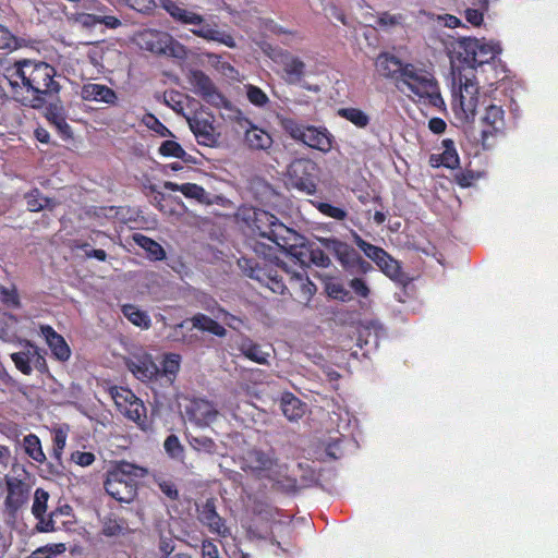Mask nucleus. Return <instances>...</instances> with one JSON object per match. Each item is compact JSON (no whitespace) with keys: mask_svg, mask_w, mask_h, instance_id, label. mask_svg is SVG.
I'll return each mask as SVG.
<instances>
[{"mask_svg":"<svg viewBox=\"0 0 558 558\" xmlns=\"http://www.w3.org/2000/svg\"><path fill=\"white\" fill-rule=\"evenodd\" d=\"M71 460L77 465L85 468L92 465L95 462L96 457L93 452L77 450L72 452Z\"/></svg>","mask_w":558,"mask_h":558,"instance_id":"59","label":"nucleus"},{"mask_svg":"<svg viewBox=\"0 0 558 558\" xmlns=\"http://www.w3.org/2000/svg\"><path fill=\"white\" fill-rule=\"evenodd\" d=\"M316 165L308 159H296L289 167V175L295 189L308 195L316 193L317 184L313 178Z\"/></svg>","mask_w":558,"mask_h":558,"instance_id":"17","label":"nucleus"},{"mask_svg":"<svg viewBox=\"0 0 558 558\" xmlns=\"http://www.w3.org/2000/svg\"><path fill=\"white\" fill-rule=\"evenodd\" d=\"M128 369L141 381H151L160 375L159 366L148 353L134 355L126 361Z\"/></svg>","mask_w":558,"mask_h":558,"instance_id":"19","label":"nucleus"},{"mask_svg":"<svg viewBox=\"0 0 558 558\" xmlns=\"http://www.w3.org/2000/svg\"><path fill=\"white\" fill-rule=\"evenodd\" d=\"M36 519L38 520L36 524V530L38 532L48 533L57 530L56 519L51 514H49L48 518H45V514H43V517Z\"/></svg>","mask_w":558,"mask_h":558,"instance_id":"62","label":"nucleus"},{"mask_svg":"<svg viewBox=\"0 0 558 558\" xmlns=\"http://www.w3.org/2000/svg\"><path fill=\"white\" fill-rule=\"evenodd\" d=\"M13 98L24 106L40 109L59 99L61 84L53 65L35 59L15 60L7 68Z\"/></svg>","mask_w":558,"mask_h":558,"instance_id":"2","label":"nucleus"},{"mask_svg":"<svg viewBox=\"0 0 558 558\" xmlns=\"http://www.w3.org/2000/svg\"><path fill=\"white\" fill-rule=\"evenodd\" d=\"M22 447L25 454L37 463L44 464L47 461L43 450L41 441L36 434H27L22 440Z\"/></svg>","mask_w":558,"mask_h":558,"instance_id":"37","label":"nucleus"},{"mask_svg":"<svg viewBox=\"0 0 558 558\" xmlns=\"http://www.w3.org/2000/svg\"><path fill=\"white\" fill-rule=\"evenodd\" d=\"M478 177L472 170H460L454 173L453 181L460 187H470Z\"/></svg>","mask_w":558,"mask_h":558,"instance_id":"54","label":"nucleus"},{"mask_svg":"<svg viewBox=\"0 0 558 558\" xmlns=\"http://www.w3.org/2000/svg\"><path fill=\"white\" fill-rule=\"evenodd\" d=\"M239 266L250 278L260 282L274 293L288 292L299 302H308L317 290L304 269L290 271L286 266L266 259L244 257L239 260Z\"/></svg>","mask_w":558,"mask_h":558,"instance_id":"3","label":"nucleus"},{"mask_svg":"<svg viewBox=\"0 0 558 558\" xmlns=\"http://www.w3.org/2000/svg\"><path fill=\"white\" fill-rule=\"evenodd\" d=\"M252 230L283 250L291 246L290 238L294 235L292 229L284 226L275 215L263 209L254 211Z\"/></svg>","mask_w":558,"mask_h":558,"instance_id":"10","label":"nucleus"},{"mask_svg":"<svg viewBox=\"0 0 558 558\" xmlns=\"http://www.w3.org/2000/svg\"><path fill=\"white\" fill-rule=\"evenodd\" d=\"M312 205L324 216L336 219V220H344L348 217V213L337 206H333L329 203H325L322 201H311Z\"/></svg>","mask_w":558,"mask_h":558,"instance_id":"45","label":"nucleus"},{"mask_svg":"<svg viewBox=\"0 0 558 558\" xmlns=\"http://www.w3.org/2000/svg\"><path fill=\"white\" fill-rule=\"evenodd\" d=\"M77 21H80L82 25L86 27H93L97 24H102L107 28L116 29L122 25L121 20L114 15H100L93 13L80 14Z\"/></svg>","mask_w":558,"mask_h":558,"instance_id":"38","label":"nucleus"},{"mask_svg":"<svg viewBox=\"0 0 558 558\" xmlns=\"http://www.w3.org/2000/svg\"><path fill=\"white\" fill-rule=\"evenodd\" d=\"M202 558H219V551L216 544L209 539L202 543Z\"/></svg>","mask_w":558,"mask_h":558,"instance_id":"64","label":"nucleus"},{"mask_svg":"<svg viewBox=\"0 0 558 558\" xmlns=\"http://www.w3.org/2000/svg\"><path fill=\"white\" fill-rule=\"evenodd\" d=\"M64 549L63 544L54 546H44L32 553L27 558H52L54 555L61 553Z\"/></svg>","mask_w":558,"mask_h":558,"instance_id":"55","label":"nucleus"},{"mask_svg":"<svg viewBox=\"0 0 558 558\" xmlns=\"http://www.w3.org/2000/svg\"><path fill=\"white\" fill-rule=\"evenodd\" d=\"M179 404L182 414L197 426H208L219 414L215 404L203 398L184 397Z\"/></svg>","mask_w":558,"mask_h":558,"instance_id":"15","label":"nucleus"},{"mask_svg":"<svg viewBox=\"0 0 558 558\" xmlns=\"http://www.w3.org/2000/svg\"><path fill=\"white\" fill-rule=\"evenodd\" d=\"M280 57L286 81L290 84L300 83L305 74V63L289 51L282 52Z\"/></svg>","mask_w":558,"mask_h":558,"instance_id":"26","label":"nucleus"},{"mask_svg":"<svg viewBox=\"0 0 558 558\" xmlns=\"http://www.w3.org/2000/svg\"><path fill=\"white\" fill-rule=\"evenodd\" d=\"M16 47V37L0 24V49H13Z\"/></svg>","mask_w":558,"mask_h":558,"instance_id":"60","label":"nucleus"},{"mask_svg":"<svg viewBox=\"0 0 558 558\" xmlns=\"http://www.w3.org/2000/svg\"><path fill=\"white\" fill-rule=\"evenodd\" d=\"M131 532L128 520L113 512L101 520V533L106 537L124 536Z\"/></svg>","mask_w":558,"mask_h":558,"instance_id":"29","label":"nucleus"},{"mask_svg":"<svg viewBox=\"0 0 558 558\" xmlns=\"http://www.w3.org/2000/svg\"><path fill=\"white\" fill-rule=\"evenodd\" d=\"M458 59L470 69L488 64L501 52L498 44L485 43L476 38H463L454 48Z\"/></svg>","mask_w":558,"mask_h":558,"instance_id":"7","label":"nucleus"},{"mask_svg":"<svg viewBox=\"0 0 558 558\" xmlns=\"http://www.w3.org/2000/svg\"><path fill=\"white\" fill-rule=\"evenodd\" d=\"M441 145L444 151L438 156L433 155L430 157L432 166H444L449 169H456L457 167H459L460 158L456 149L454 142L450 138H445L442 140Z\"/></svg>","mask_w":558,"mask_h":558,"instance_id":"30","label":"nucleus"},{"mask_svg":"<svg viewBox=\"0 0 558 558\" xmlns=\"http://www.w3.org/2000/svg\"><path fill=\"white\" fill-rule=\"evenodd\" d=\"M40 333L45 338L51 350V354L56 360L60 362L69 361L71 357V349L60 333H58L50 325H41Z\"/></svg>","mask_w":558,"mask_h":558,"instance_id":"21","label":"nucleus"},{"mask_svg":"<svg viewBox=\"0 0 558 558\" xmlns=\"http://www.w3.org/2000/svg\"><path fill=\"white\" fill-rule=\"evenodd\" d=\"M328 294L332 299L340 300L342 302L351 300L350 292L341 283H330L327 287Z\"/></svg>","mask_w":558,"mask_h":558,"instance_id":"57","label":"nucleus"},{"mask_svg":"<svg viewBox=\"0 0 558 558\" xmlns=\"http://www.w3.org/2000/svg\"><path fill=\"white\" fill-rule=\"evenodd\" d=\"M189 81L196 95L204 101L216 108H230V100L219 92L211 78L201 70H193L190 73Z\"/></svg>","mask_w":558,"mask_h":558,"instance_id":"14","label":"nucleus"},{"mask_svg":"<svg viewBox=\"0 0 558 558\" xmlns=\"http://www.w3.org/2000/svg\"><path fill=\"white\" fill-rule=\"evenodd\" d=\"M283 131L290 135L291 138L298 142H302L305 135V131L308 125L302 124L292 118H284L280 122Z\"/></svg>","mask_w":558,"mask_h":558,"instance_id":"44","label":"nucleus"},{"mask_svg":"<svg viewBox=\"0 0 558 558\" xmlns=\"http://www.w3.org/2000/svg\"><path fill=\"white\" fill-rule=\"evenodd\" d=\"M46 118L51 124L56 126L63 138L68 140L72 137V129L66 122L62 107L50 105L47 108Z\"/></svg>","mask_w":558,"mask_h":558,"instance_id":"35","label":"nucleus"},{"mask_svg":"<svg viewBox=\"0 0 558 558\" xmlns=\"http://www.w3.org/2000/svg\"><path fill=\"white\" fill-rule=\"evenodd\" d=\"M404 16L401 13L383 12L378 15L376 24L384 29L401 25Z\"/></svg>","mask_w":558,"mask_h":558,"instance_id":"50","label":"nucleus"},{"mask_svg":"<svg viewBox=\"0 0 558 558\" xmlns=\"http://www.w3.org/2000/svg\"><path fill=\"white\" fill-rule=\"evenodd\" d=\"M245 88L246 97L252 105L256 107H264L268 104L269 98L262 88L252 84L245 85Z\"/></svg>","mask_w":558,"mask_h":558,"instance_id":"48","label":"nucleus"},{"mask_svg":"<svg viewBox=\"0 0 558 558\" xmlns=\"http://www.w3.org/2000/svg\"><path fill=\"white\" fill-rule=\"evenodd\" d=\"M132 240L136 245H138L146 252L148 259L159 262L166 258V251L163 250V247L151 238L136 232L133 233Z\"/></svg>","mask_w":558,"mask_h":558,"instance_id":"32","label":"nucleus"},{"mask_svg":"<svg viewBox=\"0 0 558 558\" xmlns=\"http://www.w3.org/2000/svg\"><path fill=\"white\" fill-rule=\"evenodd\" d=\"M21 350L10 354V357L19 372L23 375H31L33 369L45 374L48 372V365L40 349L32 341L24 339L20 342Z\"/></svg>","mask_w":558,"mask_h":558,"instance_id":"13","label":"nucleus"},{"mask_svg":"<svg viewBox=\"0 0 558 558\" xmlns=\"http://www.w3.org/2000/svg\"><path fill=\"white\" fill-rule=\"evenodd\" d=\"M21 475H5L4 482L7 486V497L4 499V506L11 514H15L28 500L31 486L26 482L27 472L22 468Z\"/></svg>","mask_w":558,"mask_h":558,"instance_id":"16","label":"nucleus"},{"mask_svg":"<svg viewBox=\"0 0 558 558\" xmlns=\"http://www.w3.org/2000/svg\"><path fill=\"white\" fill-rule=\"evenodd\" d=\"M319 243L345 271L352 275H365L373 269V266L353 246L339 239L320 238Z\"/></svg>","mask_w":558,"mask_h":558,"instance_id":"8","label":"nucleus"},{"mask_svg":"<svg viewBox=\"0 0 558 558\" xmlns=\"http://www.w3.org/2000/svg\"><path fill=\"white\" fill-rule=\"evenodd\" d=\"M187 322H189L187 319L183 320L173 327V331L171 333V338L173 341H179V342H181L183 344H187V345L194 344L196 342V340H197L196 335L189 333V332L185 333L183 331Z\"/></svg>","mask_w":558,"mask_h":558,"instance_id":"51","label":"nucleus"},{"mask_svg":"<svg viewBox=\"0 0 558 558\" xmlns=\"http://www.w3.org/2000/svg\"><path fill=\"white\" fill-rule=\"evenodd\" d=\"M163 189L172 192H181L186 198L195 199L203 205H213L216 203L214 196L206 192L205 189L196 183L178 184L175 182H163Z\"/></svg>","mask_w":558,"mask_h":558,"instance_id":"22","label":"nucleus"},{"mask_svg":"<svg viewBox=\"0 0 558 558\" xmlns=\"http://www.w3.org/2000/svg\"><path fill=\"white\" fill-rule=\"evenodd\" d=\"M181 356L177 353H167L161 362L160 375L167 377L172 384L180 371Z\"/></svg>","mask_w":558,"mask_h":558,"instance_id":"41","label":"nucleus"},{"mask_svg":"<svg viewBox=\"0 0 558 558\" xmlns=\"http://www.w3.org/2000/svg\"><path fill=\"white\" fill-rule=\"evenodd\" d=\"M378 268L392 281L398 284L407 286L410 282L409 276L402 270L400 263L387 253V257L377 264Z\"/></svg>","mask_w":558,"mask_h":558,"instance_id":"31","label":"nucleus"},{"mask_svg":"<svg viewBox=\"0 0 558 558\" xmlns=\"http://www.w3.org/2000/svg\"><path fill=\"white\" fill-rule=\"evenodd\" d=\"M280 407L283 415L290 421H296L304 415V403L291 392L281 396Z\"/></svg>","mask_w":558,"mask_h":558,"instance_id":"33","label":"nucleus"},{"mask_svg":"<svg viewBox=\"0 0 558 558\" xmlns=\"http://www.w3.org/2000/svg\"><path fill=\"white\" fill-rule=\"evenodd\" d=\"M140 38L141 46L155 54L172 57L180 60L187 57L185 46L173 38L169 33L147 29L140 35Z\"/></svg>","mask_w":558,"mask_h":558,"instance_id":"11","label":"nucleus"},{"mask_svg":"<svg viewBox=\"0 0 558 558\" xmlns=\"http://www.w3.org/2000/svg\"><path fill=\"white\" fill-rule=\"evenodd\" d=\"M301 143L313 149L328 153L332 149L333 136L326 128L308 125Z\"/></svg>","mask_w":558,"mask_h":558,"instance_id":"23","label":"nucleus"},{"mask_svg":"<svg viewBox=\"0 0 558 558\" xmlns=\"http://www.w3.org/2000/svg\"><path fill=\"white\" fill-rule=\"evenodd\" d=\"M189 125L199 145L213 146L216 143L215 128L207 119H190Z\"/></svg>","mask_w":558,"mask_h":558,"instance_id":"28","label":"nucleus"},{"mask_svg":"<svg viewBox=\"0 0 558 558\" xmlns=\"http://www.w3.org/2000/svg\"><path fill=\"white\" fill-rule=\"evenodd\" d=\"M49 499V494L43 489L37 488L34 494V502L32 506V513L35 518L43 517L47 510V502Z\"/></svg>","mask_w":558,"mask_h":558,"instance_id":"47","label":"nucleus"},{"mask_svg":"<svg viewBox=\"0 0 558 558\" xmlns=\"http://www.w3.org/2000/svg\"><path fill=\"white\" fill-rule=\"evenodd\" d=\"M109 391L118 411L123 416L134 422L144 432L151 429V422L146 415L144 402L131 389L113 386Z\"/></svg>","mask_w":558,"mask_h":558,"instance_id":"9","label":"nucleus"},{"mask_svg":"<svg viewBox=\"0 0 558 558\" xmlns=\"http://www.w3.org/2000/svg\"><path fill=\"white\" fill-rule=\"evenodd\" d=\"M192 323V327L202 331H207L219 338H223L227 335V329L211 317L197 313L189 319Z\"/></svg>","mask_w":558,"mask_h":558,"instance_id":"34","label":"nucleus"},{"mask_svg":"<svg viewBox=\"0 0 558 558\" xmlns=\"http://www.w3.org/2000/svg\"><path fill=\"white\" fill-rule=\"evenodd\" d=\"M160 490L172 501L179 499V490L172 481L163 480L158 482Z\"/></svg>","mask_w":558,"mask_h":558,"instance_id":"61","label":"nucleus"},{"mask_svg":"<svg viewBox=\"0 0 558 558\" xmlns=\"http://www.w3.org/2000/svg\"><path fill=\"white\" fill-rule=\"evenodd\" d=\"M1 301L8 306L17 308L21 306L19 293L15 289H1Z\"/></svg>","mask_w":558,"mask_h":558,"instance_id":"58","label":"nucleus"},{"mask_svg":"<svg viewBox=\"0 0 558 558\" xmlns=\"http://www.w3.org/2000/svg\"><path fill=\"white\" fill-rule=\"evenodd\" d=\"M239 351L250 361L255 362L257 364H267L268 363V353H264L258 343L254 342L252 339L247 337H243L238 344Z\"/></svg>","mask_w":558,"mask_h":558,"instance_id":"36","label":"nucleus"},{"mask_svg":"<svg viewBox=\"0 0 558 558\" xmlns=\"http://www.w3.org/2000/svg\"><path fill=\"white\" fill-rule=\"evenodd\" d=\"M159 5L172 17V20L182 25H193L191 32L205 40L216 41L229 48L236 46L231 34L217 28V24L205 23L203 15L183 8L182 3L175 0H158Z\"/></svg>","mask_w":558,"mask_h":558,"instance_id":"5","label":"nucleus"},{"mask_svg":"<svg viewBox=\"0 0 558 558\" xmlns=\"http://www.w3.org/2000/svg\"><path fill=\"white\" fill-rule=\"evenodd\" d=\"M121 312L133 325L141 327L142 329H148L151 325L149 315L140 310L136 305L124 304L121 307Z\"/></svg>","mask_w":558,"mask_h":558,"instance_id":"40","label":"nucleus"},{"mask_svg":"<svg viewBox=\"0 0 558 558\" xmlns=\"http://www.w3.org/2000/svg\"><path fill=\"white\" fill-rule=\"evenodd\" d=\"M483 129L481 131V140L484 147L489 146L490 136L501 132L505 126V110L501 106L488 105L485 112L481 117Z\"/></svg>","mask_w":558,"mask_h":558,"instance_id":"18","label":"nucleus"},{"mask_svg":"<svg viewBox=\"0 0 558 558\" xmlns=\"http://www.w3.org/2000/svg\"><path fill=\"white\" fill-rule=\"evenodd\" d=\"M354 242L357 247L376 265L383 262L384 257H387V252L367 241L363 240L359 234H354Z\"/></svg>","mask_w":558,"mask_h":558,"instance_id":"42","label":"nucleus"},{"mask_svg":"<svg viewBox=\"0 0 558 558\" xmlns=\"http://www.w3.org/2000/svg\"><path fill=\"white\" fill-rule=\"evenodd\" d=\"M158 151L161 156L175 157L184 160L185 162L191 161L192 158L178 142L171 140L162 142Z\"/></svg>","mask_w":558,"mask_h":558,"instance_id":"43","label":"nucleus"},{"mask_svg":"<svg viewBox=\"0 0 558 558\" xmlns=\"http://www.w3.org/2000/svg\"><path fill=\"white\" fill-rule=\"evenodd\" d=\"M81 97L86 101H98L107 105H116L118 100L117 93L107 85L97 83H87L82 86Z\"/></svg>","mask_w":558,"mask_h":558,"instance_id":"24","label":"nucleus"},{"mask_svg":"<svg viewBox=\"0 0 558 558\" xmlns=\"http://www.w3.org/2000/svg\"><path fill=\"white\" fill-rule=\"evenodd\" d=\"M191 447L198 451L207 454H215L217 452V445L210 437L196 436L190 439Z\"/></svg>","mask_w":558,"mask_h":558,"instance_id":"46","label":"nucleus"},{"mask_svg":"<svg viewBox=\"0 0 558 558\" xmlns=\"http://www.w3.org/2000/svg\"><path fill=\"white\" fill-rule=\"evenodd\" d=\"M142 122L160 136H170L171 131L153 113H145Z\"/></svg>","mask_w":558,"mask_h":558,"instance_id":"49","label":"nucleus"},{"mask_svg":"<svg viewBox=\"0 0 558 558\" xmlns=\"http://www.w3.org/2000/svg\"><path fill=\"white\" fill-rule=\"evenodd\" d=\"M128 7L131 9L148 14L150 13L155 8V1L154 0H123Z\"/></svg>","mask_w":558,"mask_h":558,"instance_id":"56","label":"nucleus"},{"mask_svg":"<svg viewBox=\"0 0 558 558\" xmlns=\"http://www.w3.org/2000/svg\"><path fill=\"white\" fill-rule=\"evenodd\" d=\"M459 93L453 95L452 109L460 120L472 123L478 106V83L468 77L462 81L459 75Z\"/></svg>","mask_w":558,"mask_h":558,"instance_id":"12","label":"nucleus"},{"mask_svg":"<svg viewBox=\"0 0 558 558\" xmlns=\"http://www.w3.org/2000/svg\"><path fill=\"white\" fill-rule=\"evenodd\" d=\"M146 475L145 468L121 461L107 470L104 489L117 501L130 504L137 497L140 482Z\"/></svg>","mask_w":558,"mask_h":558,"instance_id":"4","label":"nucleus"},{"mask_svg":"<svg viewBox=\"0 0 558 558\" xmlns=\"http://www.w3.org/2000/svg\"><path fill=\"white\" fill-rule=\"evenodd\" d=\"M464 17L473 26H481L484 21L483 12L472 8H468L464 11Z\"/></svg>","mask_w":558,"mask_h":558,"instance_id":"63","label":"nucleus"},{"mask_svg":"<svg viewBox=\"0 0 558 558\" xmlns=\"http://www.w3.org/2000/svg\"><path fill=\"white\" fill-rule=\"evenodd\" d=\"M165 450L172 458H178L183 453V446L181 445L178 436L171 434L163 442Z\"/></svg>","mask_w":558,"mask_h":558,"instance_id":"53","label":"nucleus"},{"mask_svg":"<svg viewBox=\"0 0 558 558\" xmlns=\"http://www.w3.org/2000/svg\"><path fill=\"white\" fill-rule=\"evenodd\" d=\"M375 76L392 84L400 93L412 100L424 101L438 110L446 104L433 70L423 62H409L396 53L385 50L374 58Z\"/></svg>","mask_w":558,"mask_h":558,"instance_id":"1","label":"nucleus"},{"mask_svg":"<svg viewBox=\"0 0 558 558\" xmlns=\"http://www.w3.org/2000/svg\"><path fill=\"white\" fill-rule=\"evenodd\" d=\"M244 122L248 124V128L245 130L244 140L251 149L267 150L272 146L274 141L268 132L254 125L247 119H244Z\"/></svg>","mask_w":558,"mask_h":558,"instance_id":"25","label":"nucleus"},{"mask_svg":"<svg viewBox=\"0 0 558 558\" xmlns=\"http://www.w3.org/2000/svg\"><path fill=\"white\" fill-rule=\"evenodd\" d=\"M68 434L62 428L52 430V451L51 457L57 461V465L47 463L51 475H60L62 473V454L66 445Z\"/></svg>","mask_w":558,"mask_h":558,"instance_id":"27","label":"nucleus"},{"mask_svg":"<svg viewBox=\"0 0 558 558\" xmlns=\"http://www.w3.org/2000/svg\"><path fill=\"white\" fill-rule=\"evenodd\" d=\"M198 520L203 525L207 526L213 534H217L221 537H227L230 534L225 519L219 515L215 502L210 499L198 510Z\"/></svg>","mask_w":558,"mask_h":558,"instance_id":"20","label":"nucleus"},{"mask_svg":"<svg viewBox=\"0 0 558 558\" xmlns=\"http://www.w3.org/2000/svg\"><path fill=\"white\" fill-rule=\"evenodd\" d=\"M337 114L359 129H365L371 122L369 116L362 109L355 107L339 108Z\"/></svg>","mask_w":558,"mask_h":558,"instance_id":"39","label":"nucleus"},{"mask_svg":"<svg viewBox=\"0 0 558 558\" xmlns=\"http://www.w3.org/2000/svg\"><path fill=\"white\" fill-rule=\"evenodd\" d=\"M242 470L251 472L257 476L268 477L274 482V485L288 493H294L298 489V481L295 477L286 476L280 478L278 473L270 475L269 473L278 465V459L274 451L265 452L260 449L248 450L243 459Z\"/></svg>","mask_w":558,"mask_h":558,"instance_id":"6","label":"nucleus"},{"mask_svg":"<svg viewBox=\"0 0 558 558\" xmlns=\"http://www.w3.org/2000/svg\"><path fill=\"white\" fill-rule=\"evenodd\" d=\"M308 259L317 267L327 268L331 264L329 256L325 253V248L320 247H308Z\"/></svg>","mask_w":558,"mask_h":558,"instance_id":"52","label":"nucleus"}]
</instances>
